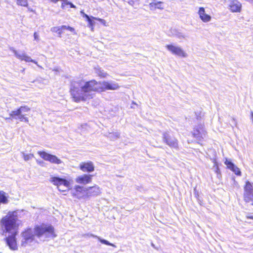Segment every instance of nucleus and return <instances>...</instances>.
Listing matches in <instances>:
<instances>
[{
    "label": "nucleus",
    "mask_w": 253,
    "mask_h": 253,
    "mask_svg": "<svg viewBox=\"0 0 253 253\" xmlns=\"http://www.w3.org/2000/svg\"><path fill=\"white\" fill-rule=\"evenodd\" d=\"M95 71L98 76L101 78H105L107 75V73L99 67L95 68Z\"/></svg>",
    "instance_id": "23"
},
{
    "label": "nucleus",
    "mask_w": 253,
    "mask_h": 253,
    "mask_svg": "<svg viewBox=\"0 0 253 253\" xmlns=\"http://www.w3.org/2000/svg\"><path fill=\"white\" fill-rule=\"evenodd\" d=\"M13 52L14 53L15 56L18 59L25 61L27 62H33L35 64H37V62L35 60L32 59L30 56L27 55L24 53H19L16 50H13Z\"/></svg>",
    "instance_id": "14"
},
{
    "label": "nucleus",
    "mask_w": 253,
    "mask_h": 253,
    "mask_svg": "<svg viewBox=\"0 0 253 253\" xmlns=\"http://www.w3.org/2000/svg\"><path fill=\"white\" fill-rule=\"evenodd\" d=\"M24 210L9 211L0 220V234L4 236V241L12 251L18 250L16 236L21 221L18 219L24 214Z\"/></svg>",
    "instance_id": "1"
},
{
    "label": "nucleus",
    "mask_w": 253,
    "mask_h": 253,
    "mask_svg": "<svg viewBox=\"0 0 253 253\" xmlns=\"http://www.w3.org/2000/svg\"><path fill=\"white\" fill-rule=\"evenodd\" d=\"M151 245H152V246L153 247H154V244H153V243H152V244H151Z\"/></svg>",
    "instance_id": "42"
},
{
    "label": "nucleus",
    "mask_w": 253,
    "mask_h": 253,
    "mask_svg": "<svg viewBox=\"0 0 253 253\" xmlns=\"http://www.w3.org/2000/svg\"><path fill=\"white\" fill-rule=\"evenodd\" d=\"M193 135L197 140L201 141L206 135L204 125L200 124L194 128Z\"/></svg>",
    "instance_id": "9"
},
{
    "label": "nucleus",
    "mask_w": 253,
    "mask_h": 253,
    "mask_svg": "<svg viewBox=\"0 0 253 253\" xmlns=\"http://www.w3.org/2000/svg\"><path fill=\"white\" fill-rule=\"evenodd\" d=\"M99 84L95 80L84 83L82 80L73 82L71 84L70 91L75 101H86L92 98L94 92L99 90Z\"/></svg>",
    "instance_id": "2"
},
{
    "label": "nucleus",
    "mask_w": 253,
    "mask_h": 253,
    "mask_svg": "<svg viewBox=\"0 0 253 253\" xmlns=\"http://www.w3.org/2000/svg\"><path fill=\"white\" fill-rule=\"evenodd\" d=\"M213 169H214L215 172L217 173V175L220 174V169L216 165H215V166H213Z\"/></svg>",
    "instance_id": "33"
},
{
    "label": "nucleus",
    "mask_w": 253,
    "mask_h": 253,
    "mask_svg": "<svg viewBox=\"0 0 253 253\" xmlns=\"http://www.w3.org/2000/svg\"><path fill=\"white\" fill-rule=\"evenodd\" d=\"M37 162L38 164H39L40 165L43 166V164H44V162L43 161L37 160Z\"/></svg>",
    "instance_id": "37"
},
{
    "label": "nucleus",
    "mask_w": 253,
    "mask_h": 253,
    "mask_svg": "<svg viewBox=\"0 0 253 253\" xmlns=\"http://www.w3.org/2000/svg\"><path fill=\"white\" fill-rule=\"evenodd\" d=\"M92 175L91 174H84L81 176H78L76 178V182L82 184H86L90 183L91 181Z\"/></svg>",
    "instance_id": "13"
},
{
    "label": "nucleus",
    "mask_w": 253,
    "mask_h": 253,
    "mask_svg": "<svg viewBox=\"0 0 253 253\" xmlns=\"http://www.w3.org/2000/svg\"><path fill=\"white\" fill-rule=\"evenodd\" d=\"M100 193V190L99 187L94 186L90 187L87 189L86 194L89 196H97Z\"/></svg>",
    "instance_id": "18"
},
{
    "label": "nucleus",
    "mask_w": 253,
    "mask_h": 253,
    "mask_svg": "<svg viewBox=\"0 0 253 253\" xmlns=\"http://www.w3.org/2000/svg\"><path fill=\"white\" fill-rule=\"evenodd\" d=\"M198 14L200 19L204 22H209L211 19V16L210 15L206 13L205 8L203 7L199 8Z\"/></svg>",
    "instance_id": "17"
},
{
    "label": "nucleus",
    "mask_w": 253,
    "mask_h": 253,
    "mask_svg": "<svg viewBox=\"0 0 253 253\" xmlns=\"http://www.w3.org/2000/svg\"><path fill=\"white\" fill-rule=\"evenodd\" d=\"M30 111V108L27 106H22L15 110H13L9 114V117L6 118L5 120H18L20 122L29 123L28 118L26 117Z\"/></svg>",
    "instance_id": "4"
},
{
    "label": "nucleus",
    "mask_w": 253,
    "mask_h": 253,
    "mask_svg": "<svg viewBox=\"0 0 253 253\" xmlns=\"http://www.w3.org/2000/svg\"><path fill=\"white\" fill-rule=\"evenodd\" d=\"M80 169L84 172H91L94 170V166L92 162H82L79 166Z\"/></svg>",
    "instance_id": "12"
},
{
    "label": "nucleus",
    "mask_w": 253,
    "mask_h": 253,
    "mask_svg": "<svg viewBox=\"0 0 253 253\" xmlns=\"http://www.w3.org/2000/svg\"><path fill=\"white\" fill-rule=\"evenodd\" d=\"M171 33L172 36L175 37L179 39H184L186 38V36L183 33L175 29L171 30Z\"/></svg>",
    "instance_id": "21"
},
{
    "label": "nucleus",
    "mask_w": 253,
    "mask_h": 253,
    "mask_svg": "<svg viewBox=\"0 0 253 253\" xmlns=\"http://www.w3.org/2000/svg\"><path fill=\"white\" fill-rule=\"evenodd\" d=\"M97 20L99 21H102L103 20L100 18H95L93 16H90L89 19H88L86 21L88 22V24L90 26L92 27L95 24L94 20Z\"/></svg>",
    "instance_id": "26"
},
{
    "label": "nucleus",
    "mask_w": 253,
    "mask_h": 253,
    "mask_svg": "<svg viewBox=\"0 0 253 253\" xmlns=\"http://www.w3.org/2000/svg\"><path fill=\"white\" fill-rule=\"evenodd\" d=\"M250 119L252 123H253V111H251Z\"/></svg>",
    "instance_id": "39"
},
{
    "label": "nucleus",
    "mask_w": 253,
    "mask_h": 253,
    "mask_svg": "<svg viewBox=\"0 0 253 253\" xmlns=\"http://www.w3.org/2000/svg\"><path fill=\"white\" fill-rule=\"evenodd\" d=\"M17 4L25 7L28 6V5L27 0H17Z\"/></svg>",
    "instance_id": "27"
},
{
    "label": "nucleus",
    "mask_w": 253,
    "mask_h": 253,
    "mask_svg": "<svg viewBox=\"0 0 253 253\" xmlns=\"http://www.w3.org/2000/svg\"><path fill=\"white\" fill-rule=\"evenodd\" d=\"M8 200L6 196V193L3 191H0V203L3 204H7Z\"/></svg>",
    "instance_id": "22"
},
{
    "label": "nucleus",
    "mask_w": 253,
    "mask_h": 253,
    "mask_svg": "<svg viewBox=\"0 0 253 253\" xmlns=\"http://www.w3.org/2000/svg\"><path fill=\"white\" fill-rule=\"evenodd\" d=\"M229 6L232 12H239L241 10L242 5L237 0H234L230 2Z\"/></svg>",
    "instance_id": "16"
},
{
    "label": "nucleus",
    "mask_w": 253,
    "mask_h": 253,
    "mask_svg": "<svg viewBox=\"0 0 253 253\" xmlns=\"http://www.w3.org/2000/svg\"><path fill=\"white\" fill-rule=\"evenodd\" d=\"M194 194L195 197L197 198L199 203L201 205V200L199 198V194L198 191L196 190V188L194 189Z\"/></svg>",
    "instance_id": "32"
},
{
    "label": "nucleus",
    "mask_w": 253,
    "mask_h": 253,
    "mask_svg": "<svg viewBox=\"0 0 253 253\" xmlns=\"http://www.w3.org/2000/svg\"><path fill=\"white\" fill-rule=\"evenodd\" d=\"M100 84L102 85L101 87L105 90H116L120 87L118 84L113 81H104Z\"/></svg>",
    "instance_id": "11"
},
{
    "label": "nucleus",
    "mask_w": 253,
    "mask_h": 253,
    "mask_svg": "<svg viewBox=\"0 0 253 253\" xmlns=\"http://www.w3.org/2000/svg\"><path fill=\"white\" fill-rule=\"evenodd\" d=\"M90 236L93 237L95 238H97L102 244H105V245H106L108 246H112L115 248L116 247V246L115 245H114L111 243H110L108 241H107L105 239H102L100 237H99L96 235L91 234Z\"/></svg>",
    "instance_id": "20"
},
{
    "label": "nucleus",
    "mask_w": 253,
    "mask_h": 253,
    "mask_svg": "<svg viewBox=\"0 0 253 253\" xmlns=\"http://www.w3.org/2000/svg\"><path fill=\"white\" fill-rule=\"evenodd\" d=\"M225 164L227 166L228 169H230L237 176H241L242 174L241 171L239 168H238L231 161L226 160L225 162Z\"/></svg>",
    "instance_id": "15"
},
{
    "label": "nucleus",
    "mask_w": 253,
    "mask_h": 253,
    "mask_svg": "<svg viewBox=\"0 0 253 253\" xmlns=\"http://www.w3.org/2000/svg\"><path fill=\"white\" fill-rule=\"evenodd\" d=\"M166 47L173 54L183 57H186V53L180 47L176 46L173 44H167Z\"/></svg>",
    "instance_id": "10"
},
{
    "label": "nucleus",
    "mask_w": 253,
    "mask_h": 253,
    "mask_svg": "<svg viewBox=\"0 0 253 253\" xmlns=\"http://www.w3.org/2000/svg\"><path fill=\"white\" fill-rule=\"evenodd\" d=\"M50 31L52 32L57 33L58 34V36L59 37H61L62 32L61 31L60 26L52 27L50 29Z\"/></svg>",
    "instance_id": "25"
},
{
    "label": "nucleus",
    "mask_w": 253,
    "mask_h": 253,
    "mask_svg": "<svg viewBox=\"0 0 253 253\" xmlns=\"http://www.w3.org/2000/svg\"><path fill=\"white\" fill-rule=\"evenodd\" d=\"M21 235L22 238V246H26L28 244L31 243L34 240L35 236L39 238L43 236L45 238L53 239L56 237L54 227L51 225L44 224L36 226L34 228V233L31 228H28L22 232Z\"/></svg>",
    "instance_id": "3"
},
{
    "label": "nucleus",
    "mask_w": 253,
    "mask_h": 253,
    "mask_svg": "<svg viewBox=\"0 0 253 253\" xmlns=\"http://www.w3.org/2000/svg\"><path fill=\"white\" fill-rule=\"evenodd\" d=\"M82 16L83 17L85 18L86 20H87L89 18L90 16H88L87 14H85L84 11H81V12Z\"/></svg>",
    "instance_id": "34"
},
{
    "label": "nucleus",
    "mask_w": 253,
    "mask_h": 253,
    "mask_svg": "<svg viewBox=\"0 0 253 253\" xmlns=\"http://www.w3.org/2000/svg\"><path fill=\"white\" fill-rule=\"evenodd\" d=\"M23 154V158L24 159L25 161H29V160H30L32 157H34V155L33 154Z\"/></svg>",
    "instance_id": "30"
},
{
    "label": "nucleus",
    "mask_w": 253,
    "mask_h": 253,
    "mask_svg": "<svg viewBox=\"0 0 253 253\" xmlns=\"http://www.w3.org/2000/svg\"><path fill=\"white\" fill-rule=\"evenodd\" d=\"M38 154L43 160L46 161H49L51 163L59 165L62 163V161L58 158L55 155L47 153L46 152L39 151Z\"/></svg>",
    "instance_id": "8"
},
{
    "label": "nucleus",
    "mask_w": 253,
    "mask_h": 253,
    "mask_svg": "<svg viewBox=\"0 0 253 253\" xmlns=\"http://www.w3.org/2000/svg\"><path fill=\"white\" fill-rule=\"evenodd\" d=\"M69 5L71 8H75L76 6L72 2L68 1L67 0H64V2L62 4V7L64 8L65 5Z\"/></svg>",
    "instance_id": "28"
},
{
    "label": "nucleus",
    "mask_w": 253,
    "mask_h": 253,
    "mask_svg": "<svg viewBox=\"0 0 253 253\" xmlns=\"http://www.w3.org/2000/svg\"><path fill=\"white\" fill-rule=\"evenodd\" d=\"M232 119L233 121L234 122V124L235 125H236V122H235L234 118H232Z\"/></svg>",
    "instance_id": "41"
},
{
    "label": "nucleus",
    "mask_w": 253,
    "mask_h": 253,
    "mask_svg": "<svg viewBox=\"0 0 253 253\" xmlns=\"http://www.w3.org/2000/svg\"><path fill=\"white\" fill-rule=\"evenodd\" d=\"M163 141L171 148H178V140L168 132L163 133Z\"/></svg>",
    "instance_id": "6"
},
{
    "label": "nucleus",
    "mask_w": 253,
    "mask_h": 253,
    "mask_svg": "<svg viewBox=\"0 0 253 253\" xmlns=\"http://www.w3.org/2000/svg\"><path fill=\"white\" fill-rule=\"evenodd\" d=\"M244 199L246 203L253 201V183L246 181L244 186Z\"/></svg>",
    "instance_id": "7"
},
{
    "label": "nucleus",
    "mask_w": 253,
    "mask_h": 253,
    "mask_svg": "<svg viewBox=\"0 0 253 253\" xmlns=\"http://www.w3.org/2000/svg\"><path fill=\"white\" fill-rule=\"evenodd\" d=\"M49 181L53 185L57 186L58 190L61 191H65L66 190L61 189L60 188V186L63 185L68 189H71V185L74 182L73 178L69 176L64 177L51 176Z\"/></svg>",
    "instance_id": "5"
},
{
    "label": "nucleus",
    "mask_w": 253,
    "mask_h": 253,
    "mask_svg": "<svg viewBox=\"0 0 253 253\" xmlns=\"http://www.w3.org/2000/svg\"><path fill=\"white\" fill-rule=\"evenodd\" d=\"M61 31L64 30H68L72 32L74 31V29L69 26L62 25L60 26Z\"/></svg>",
    "instance_id": "29"
},
{
    "label": "nucleus",
    "mask_w": 253,
    "mask_h": 253,
    "mask_svg": "<svg viewBox=\"0 0 253 253\" xmlns=\"http://www.w3.org/2000/svg\"><path fill=\"white\" fill-rule=\"evenodd\" d=\"M107 136L110 140L114 141L120 137V133L119 132H109Z\"/></svg>",
    "instance_id": "24"
},
{
    "label": "nucleus",
    "mask_w": 253,
    "mask_h": 253,
    "mask_svg": "<svg viewBox=\"0 0 253 253\" xmlns=\"http://www.w3.org/2000/svg\"><path fill=\"white\" fill-rule=\"evenodd\" d=\"M82 16L83 17L85 18L86 20H87L89 18L90 16H88L87 14H85L84 11H81V12Z\"/></svg>",
    "instance_id": "35"
},
{
    "label": "nucleus",
    "mask_w": 253,
    "mask_h": 253,
    "mask_svg": "<svg viewBox=\"0 0 253 253\" xmlns=\"http://www.w3.org/2000/svg\"><path fill=\"white\" fill-rule=\"evenodd\" d=\"M74 189L77 192L82 193L84 190V187L80 185H76L74 187Z\"/></svg>",
    "instance_id": "31"
},
{
    "label": "nucleus",
    "mask_w": 253,
    "mask_h": 253,
    "mask_svg": "<svg viewBox=\"0 0 253 253\" xmlns=\"http://www.w3.org/2000/svg\"><path fill=\"white\" fill-rule=\"evenodd\" d=\"M163 2L161 1H153L149 4V7L151 10H154L156 9H163L162 5Z\"/></svg>",
    "instance_id": "19"
},
{
    "label": "nucleus",
    "mask_w": 253,
    "mask_h": 253,
    "mask_svg": "<svg viewBox=\"0 0 253 253\" xmlns=\"http://www.w3.org/2000/svg\"><path fill=\"white\" fill-rule=\"evenodd\" d=\"M34 37L35 40L38 41L39 40V35L37 34V33L35 32L34 34Z\"/></svg>",
    "instance_id": "36"
},
{
    "label": "nucleus",
    "mask_w": 253,
    "mask_h": 253,
    "mask_svg": "<svg viewBox=\"0 0 253 253\" xmlns=\"http://www.w3.org/2000/svg\"><path fill=\"white\" fill-rule=\"evenodd\" d=\"M134 0H128V3L131 6H133L134 4Z\"/></svg>",
    "instance_id": "38"
},
{
    "label": "nucleus",
    "mask_w": 253,
    "mask_h": 253,
    "mask_svg": "<svg viewBox=\"0 0 253 253\" xmlns=\"http://www.w3.org/2000/svg\"><path fill=\"white\" fill-rule=\"evenodd\" d=\"M247 218L248 219H253V215L247 216Z\"/></svg>",
    "instance_id": "40"
}]
</instances>
